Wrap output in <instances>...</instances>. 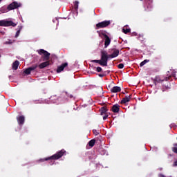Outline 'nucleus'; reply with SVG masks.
I'll return each instance as SVG.
<instances>
[{"label":"nucleus","mask_w":177,"mask_h":177,"mask_svg":"<svg viewBox=\"0 0 177 177\" xmlns=\"http://www.w3.org/2000/svg\"><path fill=\"white\" fill-rule=\"evenodd\" d=\"M68 97H70L71 99H73V97H74V96H73V95H68Z\"/></svg>","instance_id":"obj_32"},{"label":"nucleus","mask_w":177,"mask_h":177,"mask_svg":"<svg viewBox=\"0 0 177 177\" xmlns=\"http://www.w3.org/2000/svg\"><path fill=\"white\" fill-rule=\"evenodd\" d=\"M53 97H55V96H51V97H50V99L52 100Z\"/></svg>","instance_id":"obj_34"},{"label":"nucleus","mask_w":177,"mask_h":177,"mask_svg":"<svg viewBox=\"0 0 177 177\" xmlns=\"http://www.w3.org/2000/svg\"><path fill=\"white\" fill-rule=\"evenodd\" d=\"M118 68H124V64H119L118 65Z\"/></svg>","instance_id":"obj_29"},{"label":"nucleus","mask_w":177,"mask_h":177,"mask_svg":"<svg viewBox=\"0 0 177 177\" xmlns=\"http://www.w3.org/2000/svg\"><path fill=\"white\" fill-rule=\"evenodd\" d=\"M0 57H1V55H0Z\"/></svg>","instance_id":"obj_40"},{"label":"nucleus","mask_w":177,"mask_h":177,"mask_svg":"<svg viewBox=\"0 0 177 177\" xmlns=\"http://www.w3.org/2000/svg\"><path fill=\"white\" fill-rule=\"evenodd\" d=\"M112 93H118V92H121V87L118 86H115L110 89Z\"/></svg>","instance_id":"obj_15"},{"label":"nucleus","mask_w":177,"mask_h":177,"mask_svg":"<svg viewBox=\"0 0 177 177\" xmlns=\"http://www.w3.org/2000/svg\"><path fill=\"white\" fill-rule=\"evenodd\" d=\"M17 121L19 125H23L24 124V121H26V118H24V115H21L17 117Z\"/></svg>","instance_id":"obj_13"},{"label":"nucleus","mask_w":177,"mask_h":177,"mask_svg":"<svg viewBox=\"0 0 177 177\" xmlns=\"http://www.w3.org/2000/svg\"><path fill=\"white\" fill-rule=\"evenodd\" d=\"M67 66H68V63L65 62L63 63L62 65H60L59 66L57 67V73H62V71H63V70H64V68H66V67H67Z\"/></svg>","instance_id":"obj_12"},{"label":"nucleus","mask_w":177,"mask_h":177,"mask_svg":"<svg viewBox=\"0 0 177 177\" xmlns=\"http://www.w3.org/2000/svg\"><path fill=\"white\" fill-rule=\"evenodd\" d=\"M96 71H97V73H102V67L97 66V67L96 68Z\"/></svg>","instance_id":"obj_28"},{"label":"nucleus","mask_w":177,"mask_h":177,"mask_svg":"<svg viewBox=\"0 0 177 177\" xmlns=\"http://www.w3.org/2000/svg\"><path fill=\"white\" fill-rule=\"evenodd\" d=\"M78 3H79L78 1H75V3H74V9L75 10H78Z\"/></svg>","instance_id":"obj_25"},{"label":"nucleus","mask_w":177,"mask_h":177,"mask_svg":"<svg viewBox=\"0 0 177 177\" xmlns=\"http://www.w3.org/2000/svg\"><path fill=\"white\" fill-rule=\"evenodd\" d=\"M20 65V62L18 60H16L12 63V70H17L19 68V66Z\"/></svg>","instance_id":"obj_18"},{"label":"nucleus","mask_w":177,"mask_h":177,"mask_svg":"<svg viewBox=\"0 0 177 177\" xmlns=\"http://www.w3.org/2000/svg\"><path fill=\"white\" fill-rule=\"evenodd\" d=\"M93 133L94 135H95V136H97V135H99V131H97L96 129H93Z\"/></svg>","instance_id":"obj_27"},{"label":"nucleus","mask_w":177,"mask_h":177,"mask_svg":"<svg viewBox=\"0 0 177 177\" xmlns=\"http://www.w3.org/2000/svg\"><path fill=\"white\" fill-rule=\"evenodd\" d=\"M0 2H2V0H0Z\"/></svg>","instance_id":"obj_35"},{"label":"nucleus","mask_w":177,"mask_h":177,"mask_svg":"<svg viewBox=\"0 0 177 177\" xmlns=\"http://www.w3.org/2000/svg\"><path fill=\"white\" fill-rule=\"evenodd\" d=\"M101 35H102V34L100 33V37Z\"/></svg>","instance_id":"obj_36"},{"label":"nucleus","mask_w":177,"mask_h":177,"mask_svg":"<svg viewBox=\"0 0 177 177\" xmlns=\"http://www.w3.org/2000/svg\"><path fill=\"white\" fill-rule=\"evenodd\" d=\"M99 77H104V75H103V74H100V75H99Z\"/></svg>","instance_id":"obj_33"},{"label":"nucleus","mask_w":177,"mask_h":177,"mask_svg":"<svg viewBox=\"0 0 177 177\" xmlns=\"http://www.w3.org/2000/svg\"><path fill=\"white\" fill-rule=\"evenodd\" d=\"M169 89H171V87L169 86H163L162 88V91L165 92L166 91H169Z\"/></svg>","instance_id":"obj_23"},{"label":"nucleus","mask_w":177,"mask_h":177,"mask_svg":"<svg viewBox=\"0 0 177 177\" xmlns=\"http://www.w3.org/2000/svg\"><path fill=\"white\" fill-rule=\"evenodd\" d=\"M110 26V21H104L100 22L95 25V30H99V28H104Z\"/></svg>","instance_id":"obj_7"},{"label":"nucleus","mask_w":177,"mask_h":177,"mask_svg":"<svg viewBox=\"0 0 177 177\" xmlns=\"http://www.w3.org/2000/svg\"><path fill=\"white\" fill-rule=\"evenodd\" d=\"M107 111H109V109H107V107L102 106L101 109H100V113L101 115L103 116V120H107L109 118V114H107Z\"/></svg>","instance_id":"obj_8"},{"label":"nucleus","mask_w":177,"mask_h":177,"mask_svg":"<svg viewBox=\"0 0 177 177\" xmlns=\"http://www.w3.org/2000/svg\"><path fill=\"white\" fill-rule=\"evenodd\" d=\"M174 147L171 148V150L173 153H175L176 154H177V143H174Z\"/></svg>","instance_id":"obj_21"},{"label":"nucleus","mask_w":177,"mask_h":177,"mask_svg":"<svg viewBox=\"0 0 177 177\" xmlns=\"http://www.w3.org/2000/svg\"><path fill=\"white\" fill-rule=\"evenodd\" d=\"M8 8L6 7H2L0 8V12H1V13H6V12H8Z\"/></svg>","instance_id":"obj_24"},{"label":"nucleus","mask_w":177,"mask_h":177,"mask_svg":"<svg viewBox=\"0 0 177 177\" xmlns=\"http://www.w3.org/2000/svg\"><path fill=\"white\" fill-rule=\"evenodd\" d=\"M171 78L172 76H171V75L166 77L156 76L154 79L155 85H157V84H161V82H164V81H169Z\"/></svg>","instance_id":"obj_3"},{"label":"nucleus","mask_w":177,"mask_h":177,"mask_svg":"<svg viewBox=\"0 0 177 177\" xmlns=\"http://www.w3.org/2000/svg\"><path fill=\"white\" fill-rule=\"evenodd\" d=\"M110 55L107 53L106 50L101 51V59H94L92 60V63H97L100 66H103L104 67H107V63L109 62V59H114V57H117L118 55H120V50L117 48H111L109 51Z\"/></svg>","instance_id":"obj_1"},{"label":"nucleus","mask_w":177,"mask_h":177,"mask_svg":"<svg viewBox=\"0 0 177 177\" xmlns=\"http://www.w3.org/2000/svg\"><path fill=\"white\" fill-rule=\"evenodd\" d=\"M95 143H96V140L93 139L88 142V145L90 147H93V146H95Z\"/></svg>","instance_id":"obj_20"},{"label":"nucleus","mask_w":177,"mask_h":177,"mask_svg":"<svg viewBox=\"0 0 177 177\" xmlns=\"http://www.w3.org/2000/svg\"><path fill=\"white\" fill-rule=\"evenodd\" d=\"M111 111L113 113H118L120 111V105L118 104L113 105L111 108Z\"/></svg>","instance_id":"obj_17"},{"label":"nucleus","mask_w":177,"mask_h":177,"mask_svg":"<svg viewBox=\"0 0 177 177\" xmlns=\"http://www.w3.org/2000/svg\"><path fill=\"white\" fill-rule=\"evenodd\" d=\"M158 176V177H165V176H164V174H159Z\"/></svg>","instance_id":"obj_31"},{"label":"nucleus","mask_w":177,"mask_h":177,"mask_svg":"<svg viewBox=\"0 0 177 177\" xmlns=\"http://www.w3.org/2000/svg\"><path fill=\"white\" fill-rule=\"evenodd\" d=\"M21 30H23V26H19L18 30L17 31L16 35H15V38H17V37H19V35H20V31H21Z\"/></svg>","instance_id":"obj_19"},{"label":"nucleus","mask_w":177,"mask_h":177,"mask_svg":"<svg viewBox=\"0 0 177 177\" xmlns=\"http://www.w3.org/2000/svg\"><path fill=\"white\" fill-rule=\"evenodd\" d=\"M21 3H18L17 1H13L8 6L7 9L8 10H13L15 9H18V8H21Z\"/></svg>","instance_id":"obj_6"},{"label":"nucleus","mask_w":177,"mask_h":177,"mask_svg":"<svg viewBox=\"0 0 177 177\" xmlns=\"http://www.w3.org/2000/svg\"><path fill=\"white\" fill-rule=\"evenodd\" d=\"M66 154V150L62 149L59 151H57L55 154L46 158L43 159H39V162H44V161H49V160H59V158H62V156H64Z\"/></svg>","instance_id":"obj_2"},{"label":"nucleus","mask_w":177,"mask_h":177,"mask_svg":"<svg viewBox=\"0 0 177 177\" xmlns=\"http://www.w3.org/2000/svg\"><path fill=\"white\" fill-rule=\"evenodd\" d=\"M104 37V48H107L110 44H111V39L106 33H101Z\"/></svg>","instance_id":"obj_9"},{"label":"nucleus","mask_w":177,"mask_h":177,"mask_svg":"<svg viewBox=\"0 0 177 177\" xmlns=\"http://www.w3.org/2000/svg\"><path fill=\"white\" fill-rule=\"evenodd\" d=\"M109 88H110V86H109Z\"/></svg>","instance_id":"obj_37"},{"label":"nucleus","mask_w":177,"mask_h":177,"mask_svg":"<svg viewBox=\"0 0 177 177\" xmlns=\"http://www.w3.org/2000/svg\"><path fill=\"white\" fill-rule=\"evenodd\" d=\"M173 167H177V160L174 162Z\"/></svg>","instance_id":"obj_30"},{"label":"nucleus","mask_w":177,"mask_h":177,"mask_svg":"<svg viewBox=\"0 0 177 177\" xmlns=\"http://www.w3.org/2000/svg\"><path fill=\"white\" fill-rule=\"evenodd\" d=\"M17 24H15L12 21L1 20L0 27H16Z\"/></svg>","instance_id":"obj_4"},{"label":"nucleus","mask_w":177,"mask_h":177,"mask_svg":"<svg viewBox=\"0 0 177 177\" xmlns=\"http://www.w3.org/2000/svg\"><path fill=\"white\" fill-rule=\"evenodd\" d=\"M66 95H67V93H66Z\"/></svg>","instance_id":"obj_38"},{"label":"nucleus","mask_w":177,"mask_h":177,"mask_svg":"<svg viewBox=\"0 0 177 177\" xmlns=\"http://www.w3.org/2000/svg\"><path fill=\"white\" fill-rule=\"evenodd\" d=\"M149 62H150V60H149V59H145L144 61H142V62L140 64V67H143V66H145V64H146V63H149Z\"/></svg>","instance_id":"obj_22"},{"label":"nucleus","mask_w":177,"mask_h":177,"mask_svg":"<svg viewBox=\"0 0 177 177\" xmlns=\"http://www.w3.org/2000/svg\"><path fill=\"white\" fill-rule=\"evenodd\" d=\"M145 8V10H150L153 8V0H147Z\"/></svg>","instance_id":"obj_11"},{"label":"nucleus","mask_w":177,"mask_h":177,"mask_svg":"<svg viewBox=\"0 0 177 177\" xmlns=\"http://www.w3.org/2000/svg\"><path fill=\"white\" fill-rule=\"evenodd\" d=\"M140 1H143V0H140Z\"/></svg>","instance_id":"obj_39"},{"label":"nucleus","mask_w":177,"mask_h":177,"mask_svg":"<svg viewBox=\"0 0 177 177\" xmlns=\"http://www.w3.org/2000/svg\"><path fill=\"white\" fill-rule=\"evenodd\" d=\"M132 97V95L131 94L129 96H125L122 100H121V104H126V103H128L131 100Z\"/></svg>","instance_id":"obj_14"},{"label":"nucleus","mask_w":177,"mask_h":177,"mask_svg":"<svg viewBox=\"0 0 177 177\" xmlns=\"http://www.w3.org/2000/svg\"><path fill=\"white\" fill-rule=\"evenodd\" d=\"M48 66H50V61H46L44 62L41 63L39 65V68L42 69L45 68V67H48Z\"/></svg>","instance_id":"obj_16"},{"label":"nucleus","mask_w":177,"mask_h":177,"mask_svg":"<svg viewBox=\"0 0 177 177\" xmlns=\"http://www.w3.org/2000/svg\"><path fill=\"white\" fill-rule=\"evenodd\" d=\"M37 67H38V65H33L29 68H26L24 73V74H26V75H30L31 74V71H34Z\"/></svg>","instance_id":"obj_10"},{"label":"nucleus","mask_w":177,"mask_h":177,"mask_svg":"<svg viewBox=\"0 0 177 177\" xmlns=\"http://www.w3.org/2000/svg\"><path fill=\"white\" fill-rule=\"evenodd\" d=\"M123 32L124 34H129V32H131V29H129V28H127V29L123 28Z\"/></svg>","instance_id":"obj_26"},{"label":"nucleus","mask_w":177,"mask_h":177,"mask_svg":"<svg viewBox=\"0 0 177 177\" xmlns=\"http://www.w3.org/2000/svg\"><path fill=\"white\" fill-rule=\"evenodd\" d=\"M37 52L40 55H44V57H43L44 61H49V57H50V53H49L48 51L44 49H40V50H37Z\"/></svg>","instance_id":"obj_5"}]
</instances>
